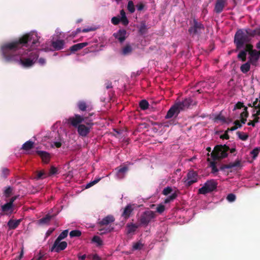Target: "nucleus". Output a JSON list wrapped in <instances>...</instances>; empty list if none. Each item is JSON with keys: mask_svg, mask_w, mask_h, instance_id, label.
Segmentation results:
<instances>
[{"mask_svg": "<svg viewBox=\"0 0 260 260\" xmlns=\"http://www.w3.org/2000/svg\"><path fill=\"white\" fill-rule=\"evenodd\" d=\"M40 37L36 32H33L24 35L18 39L6 43L1 47L3 56L7 62H18L24 68H30L34 63L29 58H21L24 47L30 45L35 48L40 44Z\"/></svg>", "mask_w": 260, "mask_h": 260, "instance_id": "1", "label": "nucleus"}, {"mask_svg": "<svg viewBox=\"0 0 260 260\" xmlns=\"http://www.w3.org/2000/svg\"><path fill=\"white\" fill-rule=\"evenodd\" d=\"M94 113L81 115L76 114L73 116L66 119V123L75 128H77L78 135L82 137H86L93 128L94 123L90 117Z\"/></svg>", "mask_w": 260, "mask_h": 260, "instance_id": "2", "label": "nucleus"}, {"mask_svg": "<svg viewBox=\"0 0 260 260\" xmlns=\"http://www.w3.org/2000/svg\"><path fill=\"white\" fill-rule=\"evenodd\" d=\"M248 29H238L234 36V42L236 47V50H239L243 47L245 44L248 43L251 37Z\"/></svg>", "mask_w": 260, "mask_h": 260, "instance_id": "3", "label": "nucleus"}, {"mask_svg": "<svg viewBox=\"0 0 260 260\" xmlns=\"http://www.w3.org/2000/svg\"><path fill=\"white\" fill-rule=\"evenodd\" d=\"M230 148L226 145H218L215 146L211 153V156L213 160H219L228 156V152Z\"/></svg>", "mask_w": 260, "mask_h": 260, "instance_id": "4", "label": "nucleus"}, {"mask_svg": "<svg viewBox=\"0 0 260 260\" xmlns=\"http://www.w3.org/2000/svg\"><path fill=\"white\" fill-rule=\"evenodd\" d=\"M115 221V218L112 215H109L104 218L102 220L100 221L98 223V226L99 228V231L100 232V234L102 235L107 233L110 232L113 228H110L109 227L106 228L105 226H107L108 224L113 222Z\"/></svg>", "mask_w": 260, "mask_h": 260, "instance_id": "5", "label": "nucleus"}, {"mask_svg": "<svg viewBox=\"0 0 260 260\" xmlns=\"http://www.w3.org/2000/svg\"><path fill=\"white\" fill-rule=\"evenodd\" d=\"M217 186V183L215 180L213 179L208 180L204 183V186L199 189L198 193L206 194L215 190Z\"/></svg>", "mask_w": 260, "mask_h": 260, "instance_id": "6", "label": "nucleus"}, {"mask_svg": "<svg viewBox=\"0 0 260 260\" xmlns=\"http://www.w3.org/2000/svg\"><path fill=\"white\" fill-rule=\"evenodd\" d=\"M242 168L241 161L240 159H236L234 162H230L228 164L222 165L220 167V170L222 171L225 172L226 169H231L230 172L233 171H237ZM229 172H228V174Z\"/></svg>", "mask_w": 260, "mask_h": 260, "instance_id": "7", "label": "nucleus"}, {"mask_svg": "<svg viewBox=\"0 0 260 260\" xmlns=\"http://www.w3.org/2000/svg\"><path fill=\"white\" fill-rule=\"evenodd\" d=\"M154 217L155 214L153 211L151 210L146 211L141 215L139 221L141 224L147 225Z\"/></svg>", "mask_w": 260, "mask_h": 260, "instance_id": "8", "label": "nucleus"}, {"mask_svg": "<svg viewBox=\"0 0 260 260\" xmlns=\"http://www.w3.org/2000/svg\"><path fill=\"white\" fill-rule=\"evenodd\" d=\"M203 24L197 21L196 19L193 20L192 25L189 28L188 32L190 34L195 35L201 33L202 30H204Z\"/></svg>", "mask_w": 260, "mask_h": 260, "instance_id": "9", "label": "nucleus"}, {"mask_svg": "<svg viewBox=\"0 0 260 260\" xmlns=\"http://www.w3.org/2000/svg\"><path fill=\"white\" fill-rule=\"evenodd\" d=\"M199 178L198 173L193 171H189L187 174V179L184 181L185 185L189 186L198 181Z\"/></svg>", "mask_w": 260, "mask_h": 260, "instance_id": "10", "label": "nucleus"}, {"mask_svg": "<svg viewBox=\"0 0 260 260\" xmlns=\"http://www.w3.org/2000/svg\"><path fill=\"white\" fill-rule=\"evenodd\" d=\"M67 245L68 244L67 242H60V241H58L57 242V239H56L52 246L50 248V251L51 252L54 251L58 253L59 251L65 249L67 248Z\"/></svg>", "mask_w": 260, "mask_h": 260, "instance_id": "11", "label": "nucleus"}, {"mask_svg": "<svg viewBox=\"0 0 260 260\" xmlns=\"http://www.w3.org/2000/svg\"><path fill=\"white\" fill-rule=\"evenodd\" d=\"M260 57V51L254 50L251 51L249 54L248 61L254 66H256L257 61Z\"/></svg>", "mask_w": 260, "mask_h": 260, "instance_id": "12", "label": "nucleus"}, {"mask_svg": "<svg viewBox=\"0 0 260 260\" xmlns=\"http://www.w3.org/2000/svg\"><path fill=\"white\" fill-rule=\"evenodd\" d=\"M227 4L228 0H216L214 11L217 14L221 13Z\"/></svg>", "mask_w": 260, "mask_h": 260, "instance_id": "13", "label": "nucleus"}, {"mask_svg": "<svg viewBox=\"0 0 260 260\" xmlns=\"http://www.w3.org/2000/svg\"><path fill=\"white\" fill-rule=\"evenodd\" d=\"M180 111L181 110H180L179 107L178 106V105L176 103L168 110L165 116V118L169 119L172 118L174 116H177L180 112Z\"/></svg>", "mask_w": 260, "mask_h": 260, "instance_id": "14", "label": "nucleus"}, {"mask_svg": "<svg viewBox=\"0 0 260 260\" xmlns=\"http://www.w3.org/2000/svg\"><path fill=\"white\" fill-rule=\"evenodd\" d=\"M176 104L181 111L189 108L191 105H193V101L191 98H189L184 99L182 102H177Z\"/></svg>", "mask_w": 260, "mask_h": 260, "instance_id": "15", "label": "nucleus"}, {"mask_svg": "<svg viewBox=\"0 0 260 260\" xmlns=\"http://www.w3.org/2000/svg\"><path fill=\"white\" fill-rule=\"evenodd\" d=\"M113 36L120 43H123L126 38V31L124 29H120L113 34Z\"/></svg>", "mask_w": 260, "mask_h": 260, "instance_id": "16", "label": "nucleus"}, {"mask_svg": "<svg viewBox=\"0 0 260 260\" xmlns=\"http://www.w3.org/2000/svg\"><path fill=\"white\" fill-rule=\"evenodd\" d=\"M36 153L41 157L42 161L44 163L48 164L49 162L50 155L48 152L44 151L38 150L36 151Z\"/></svg>", "mask_w": 260, "mask_h": 260, "instance_id": "17", "label": "nucleus"}, {"mask_svg": "<svg viewBox=\"0 0 260 260\" xmlns=\"http://www.w3.org/2000/svg\"><path fill=\"white\" fill-rule=\"evenodd\" d=\"M77 106L79 111H80L89 112L91 110V108H90L89 106L87 105V104L83 101H79L77 104Z\"/></svg>", "mask_w": 260, "mask_h": 260, "instance_id": "18", "label": "nucleus"}, {"mask_svg": "<svg viewBox=\"0 0 260 260\" xmlns=\"http://www.w3.org/2000/svg\"><path fill=\"white\" fill-rule=\"evenodd\" d=\"M116 176L118 179H123L126 172L128 171V167L124 166L121 168H117L116 169Z\"/></svg>", "mask_w": 260, "mask_h": 260, "instance_id": "19", "label": "nucleus"}, {"mask_svg": "<svg viewBox=\"0 0 260 260\" xmlns=\"http://www.w3.org/2000/svg\"><path fill=\"white\" fill-rule=\"evenodd\" d=\"M13 206L11 203H7L2 206V211L6 214H11L13 212Z\"/></svg>", "mask_w": 260, "mask_h": 260, "instance_id": "20", "label": "nucleus"}, {"mask_svg": "<svg viewBox=\"0 0 260 260\" xmlns=\"http://www.w3.org/2000/svg\"><path fill=\"white\" fill-rule=\"evenodd\" d=\"M64 41L62 40H58L55 41H52L51 45L55 50H59L63 48Z\"/></svg>", "mask_w": 260, "mask_h": 260, "instance_id": "21", "label": "nucleus"}, {"mask_svg": "<svg viewBox=\"0 0 260 260\" xmlns=\"http://www.w3.org/2000/svg\"><path fill=\"white\" fill-rule=\"evenodd\" d=\"M133 211V208H132V205H127L124 209L122 213L121 216L123 217L125 219H128L132 212Z\"/></svg>", "mask_w": 260, "mask_h": 260, "instance_id": "22", "label": "nucleus"}, {"mask_svg": "<svg viewBox=\"0 0 260 260\" xmlns=\"http://www.w3.org/2000/svg\"><path fill=\"white\" fill-rule=\"evenodd\" d=\"M22 219H19L17 220H14L11 219L8 222V226L10 230H14L16 229L20 224Z\"/></svg>", "mask_w": 260, "mask_h": 260, "instance_id": "23", "label": "nucleus"}, {"mask_svg": "<svg viewBox=\"0 0 260 260\" xmlns=\"http://www.w3.org/2000/svg\"><path fill=\"white\" fill-rule=\"evenodd\" d=\"M87 45H88V43H87V42H83V43L76 44H75V45L72 46L70 48V50L72 52L74 53L76 51L80 50L81 49L83 48L84 47H86Z\"/></svg>", "mask_w": 260, "mask_h": 260, "instance_id": "24", "label": "nucleus"}, {"mask_svg": "<svg viewBox=\"0 0 260 260\" xmlns=\"http://www.w3.org/2000/svg\"><path fill=\"white\" fill-rule=\"evenodd\" d=\"M139 225L133 223H129L126 224V234H129L134 233L138 228Z\"/></svg>", "mask_w": 260, "mask_h": 260, "instance_id": "25", "label": "nucleus"}, {"mask_svg": "<svg viewBox=\"0 0 260 260\" xmlns=\"http://www.w3.org/2000/svg\"><path fill=\"white\" fill-rule=\"evenodd\" d=\"M120 14L121 15V18H120V21L125 26H126L128 24V20L126 16L125 11L124 10H121L120 11Z\"/></svg>", "mask_w": 260, "mask_h": 260, "instance_id": "26", "label": "nucleus"}, {"mask_svg": "<svg viewBox=\"0 0 260 260\" xmlns=\"http://www.w3.org/2000/svg\"><path fill=\"white\" fill-rule=\"evenodd\" d=\"M34 142L31 141H28L24 143L22 147V149L24 150H29L34 147Z\"/></svg>", "mask_w": 260, "mask_h": 260, "instance_id": "27", "label": "nucleus"}, {"mask_svg": "<svg viewBox=\"0 0 260 260\" xmlns=\"http://www.w3.org/2000/svg\"><path fill=\"white\" fill-rule=\"evenodd\" d=\"M250 64L251 63L249 61H247V62L242 64L240 67L241 71L244 74L247 73L250 70Z\"/></svg>", "mask_w": 260, "mask_h": 260, "instance_id": "28", "label": "nucleus"}, {"mask_svg": "<svg viewBox=\"0 0 260 260\" xmlns=\"http://www.w3.org/2000/svg\"><path fill=\"white\" fill-rule=\"evenodd\" d=\"M52 218V216L47 214L45 217L41 218L39 220V222L41 224H48Z\"/></svg>", "mask_w": 260, "mask_h": 260, "instance_id": "29", "label": "nucleus"}, {"mask_svg": "<svg viewBox=\"0 0 260 260\" xmlns=\"http://www.w3.org/2000/svg\"><path fill=\"white\" fill-rule=\"evenodd\" d=\"M13 189L12 187L9 186L6 187L4 190V196L6 198H8L13 194Z\"/></svg>", "mask_w": 260, "mask_h": 260, "instance_id": "30", "label": "nucleus"}, {"mask_svg": "<svg viewBox=\"0 0 260 260\" xmlns=\"http://www.w3.org/2000/svg\"><path fill=\"white\" fill-rule=\"evenodd\" d=\"M248 31L249 32V35L251 37H253L255 36H260V25L253 30H251L248 29Z\"/></svg>", "mask_w": 260, "mask_h": 260, "instance_id": "31", "label": "nucleus"}, {"mask_svg": "<svg viewBox=\"0 0 260 260\" xmlns=\"http://www.w3.org/2000/svg\"><path fill=\"white\" fill-rule=\"evenodd\" d=\"M132 50L133 49L131 46L129 44H127L122 48V53L124 55H126L130 54L132 52Z\"/></svg>", "mask_w": 260, "mask_h": 260, "instance_id": "32", "label": "nucleus"}, {"mask_svg": "<svg viewBox=\"0 0 260 260\" xmlns=\"http://www.w3.org/2000/svg\"><path fill=\"white\" fill-rule=\"evenodd\" d=\"M219 120V121H221L222 123H229V122H228L225 119V118L221 115V114H219L217 115H216L213 119V121L215 122H217V121Z\"/></svg>", "mask_w": 260, "mask_h": 260, "instance_id": "33", "label": "nucleus"}, {"mask_svg": "<svg viewBox=\"0 0 260 260\" xmlns=\"http://www.w3.org/2000/svg\"><path fill=\"white\" fill-rule=\"evenodd\" d=\"M149 105L148 102L145 100L141 101L139 103V106L141 109L143 110L147 109L148 108Z\"/></svg>", "mask_w": 260, "mask_h": 260, "instance_id": "34", "label": "nucleus"}, {"mask_svg": "<svg viewBox=\"0 0 260 260\" xmlns=\"http://www.w3.org/2000/svg\"><path fill=\"white\" fill-rule=\"evenodd\" d=\"M236 134H237L238 138L242 141L247 140L249 137V136L247 134L244 133L243 132H241L239 131L237 132Z\"/></svg>", "mask_w": 260, "mask_h": 260, "instance_id": "35", "label": "nucleus"}, {"mask_svg": "<svg viewBox=\"0 0 260 260\" xmlns=\"http://www.w3.org/2000/svg\"><path fill=\"white\" fill-rule=\"evenodd\" d=\"M246 55L247 53L246 52V51L242 50L240 51L238 54L237 57L242 61H245L246 60Z\"/></svg>", "mask_w": 260, "mask_h": 260, "instance_id": "36", "label": "nucleus"}, {"mask_svg": "<svg viewBox=\"0 0 260 260\" xmlns=\"http://www.w3.org/2000/svg\"><path fill=\"white\" fill-rule=\"evenodd\" d=\"M38 57H39V54L37 52H31L28 57V58H29V59H31V60L32 61V62L34 63H35L36 61L38 58Z\"/></svg>", "mask_w": 260, "mask_h": 260, "instance_id": "37", "label": "nucleus"}, {"mask_svg": "<svg viewBox=\"0 0 260 260\" xmlns=\"http://www.w3.org/2000/svg\"><path fill=\"white\" fill-rule=\"evenodd\" d=\"M147 29V26L144 21H142L141 23L140 26L139 28V32L141 34H144L146 32Z\"/></svg>", "mask_w": 260, "mask_h": 260, "instance_id": "38", "label": "nucleus"}, {"mask_svg": "<svg viewBox=\"0 0 260 260\" xmlns=\"http://www.w3.org/2000/svg\"><path fill=\"white\" fill-rule=\"evenodd\" d=\"M177 196L178 194L176 192H174L171 196H169L167 199H165V203L167 204L170 202L173 201L177 198Z\"/></svg>", "mask_w": 260, "mask_h": 260, "instance_id": "39", "label": "nucleus"}, {"mask_svg": "<svg viewBox=\"0 0 260 260\" xmlns=\"http://www.w3.org/2000/svg\"><path fill=\"white\" fill-rule=\"evenodd\" d=\"M81 235V232L79 230H73L70 233V236L71 238L79 237Z\"/></svg>", "mask_w": 260, "mask_h": 260, "instance_id": "40", "label": "nucleus"}, {"mask_svg": "<svg viewBox=\"0 0 260 260\" xmlns=\"http://www.w3.org/2000/svg\"><path fill=\"white\" fill-rule=\"evenodd\" d=\"M68 234V230H64L63 232H62L58 236V237L56 238L58 241H61L62 239H64L65 238H66Z\"/></svg>", "mask_w": 260, "mask_h": 260, "instance_id": "41", "label": "nucleus"}, {"mask_svg": "<svg viewBox=\"0 0 260 260\" xmlns=\"http://www.w3.org/2000/svg\"><path fill=\"white\" fill-rule=\"evenodd\" d=\"M92 241L96 243L98 246H101L103 244V241L101 238L98 236H94L92 239Z\"/></svg>", "mask_w": 260, "mask_h": 260, "instance_id": "42", "label": "nucleus"}, {"mask_svg": "<svg viewBox=\"0 0 260 260\" xmlns=\"http://www.w3.org/2000/svg\"><path fill=\"white\" fill-rule=\"evenodd\" d=\"M127 10H128V11L131 13H133L135 12V6H134V3L133 2V1H128V4H127Z\"/></svg>", "mask_w": 260, "mask_h": 260, "instance_id": "43", "label": "nucleus"}, {"mask_svg": "<svg viewBox=\"0 0 260 260\" xmlns=\"http://www.w3.org/2000/svg\"><path fill=\"white\" fill-rule=\"evenodd\" d=\"M46 176H47L46 175L45 172L43 170H42L40 171H38L37 172V176L35 177V178L37 180H39V179L44 178L46 177Z\"/></svg>", "mask_w": 260, "mask_h": 260, "instance_id": "44", "label": "nucleus"}, {"mask_svg": "<svg viewBox=\"0 0 260 260\" xmlns=\"http://www.w3.org/2000/svg\"><path fill=\"white\" fill-rule=\"evenodd\" d=\"M260 152V148L258 147L255 148L251 152L250 154L252 155L253 159H255L258 155Z\"/></svg>", "mask_w": 260, "mask_h": 260, "instance_id": "45", "label": "nucleus"}, {"mask_svg": "<svg viewBox=\"0 0 260 260\" xmlns=\"http://www.w3.org/2000/svg\"><path fill=\"white\" fill-rule=\"evenodd\" d=\"M245 44V48L244 50V51H246V52H248L249 55L250 54V53L251 51H254L253 49V46L251 44H249L248 43Z\"/></svg>", "mask_w": 260, "mask_h": 260, "instance_id": "46", "label": "nucleus"}, {"mask_svg": "<svg viewBox=\"0 0 260 260\" xmlns=\"http://www.w3.org/2000/svg\"><path fill=\"white\" fill-rule=\"evenodd\" d=\"M143 244L140 242H138L134 244L133 248L134 250H140L142 248Z\"/></svg>", "mask_w": 260, "mask_h": 260, "instance_id": "47", "label": "nucleus"}, {"mask_svg": "<svg viewBox=\"0 0 260 260\" xmlns=\"http://www.w3.org/2000/svg\"><path fill=\"white\" fill-rule=\"evenodd\" d=\"M173 190L171 187L168 186L162 190V194L165 196H167L172 192Z\"/></svg>", "mask_w": 260, "mask_h": 260, "instance_id": "48", "label": "nucleus"}, {"mask_svg": "<svg viewBox=\"0 0 260 260\" xmlns=\"http://www.w3.org/2000/svg\"><path fill=\"white\" fill-rule=\"evenodd\" d=\"M9 172L10 171L8 169L6 168H3L1 176L4 178H7L9 175Z\"/></svg>", "mask_w": 260, "mask_h": 260, "instance_id": "49", "label": "nucleus"}, {"mask_svg": "<svg viewBox=\"0 0 260 260\" xmlns=\"http://www.w3.org/2000/svg\"><path fill=\"white\" fill-rule=\"evenodd\" d=\"M58 173V170L54 166H52L50 168L48 176H52Z\"/></svg>", "mask_w": 260, "mask_h": 260, "instance_id": "50", "label": "nucleus"}, {"mask_svg": "<svg viewBox=\"0 0 260 260\" xmlns=\"http://www.w3.org/2000/svg\"><path fill=\"white\" fill-rule=\"evenodd\" d=\"M174 122L175 120H171L170 121L163 122L161 124L164 127H169L170 125L175 124Z\"/></svg>", "mask_w": 260, "mask_h": 260, "instance_id": "51", "label": "nucleus"}, {"mask_svg": "<svg viewBox=\"0 0 260 260\" xmlns=\"http://www.w3.org/2000/svg\"><path fill=\"white\" fill-rule=\"evenodd\" d=\"M165 207L164 205L159 204L156 208V211L158 213L161 214L165 211Z\"/></svg>", "mask_w": 260, "mask_h": 260, "instance_id": "52", "label": "nucleus"}, {"mask_svg": "<svg viewBox=\"0 0 260 260\" xmlns=\"http://www.w3.org/2000/svg\"><path fill=\"white\" fill-rule=\"evenodd\" d=\"M226 199L230 202H234L236 200V196L233 193H230L228 195Z\"/></svg>", "mask_w": 260, "mask_h": 260, "instance_id": "53", "label": "nucleus"}, {"mask_svg": "<svg viewBox=\"0 0 260 260\" xmlns=\"http://www.w3.org/2000/svg\"><path fill=\"white\" fill-rule=\"evenodd\" d=\"M245 107L244 105V104L242 102H238L234 106V108L233 109V110H235L236 109H241L242 108H244Z\"/></svg>", "mask_w": 260, "mask_h": 260, "instance_id": "54", "label": "nucleus"}, {"mask_svg": "<svg viewBox=\"0 0 260 260\" xmlns=\"http://www.w3.org/2000/svg\"><path fill=\"white\" fill-rule=\"evenodd\" d=\"M249 115L247 108L244 107V111L240 114V118H247Z\"/></svg>", "mask_w": 260, "mask_h": 260, "instance_id": "55", "label": "nucleus"}, {"mask_svg": "<svg viewBox=\"0 0 260 260\" xmlns=\"http://www.w3.org/2000/svg\"><path fill=\"white\" fill-rule=\"evenodd\" d=\"M120 22V17H113L111 19V22L114 25H117Z\"/></svg>", "mask_w": 260, "mask_h": 260, "instance_id": "56", "label": "nucleus"}, {"mask_svg": "<svg viewBox=\"0 0 260 260\" xmlns=\"http://www.w3.org/2000/svg\"><path fill=\"white\" fill-rule=\"evenodd\" d=\"M137 10L139 11H142L144 8V5L142 3H139L136 5Z\"/></svg>", "mask_w": 260, "mask_h": 260, "instance_id": "57", "label": "nucleus"}, {"mask_svg": "<svg viewBox=\"0 0 260 260\" xmlns=\"http://www.w3.org/2000/svg\"><path fill=\"white\" fill-rule=\"evenodd\" d=\"M230 138L229 135H228V131L226 130L223 135H221L220 136V138L222 139H229Z\"/></svg>", "mask_w": 260, "mask_h": 260, "instance_id": "58", "label": "nucleus"}, {"mask_svg": "<svg viewBox=\"0 0 260 260\" xmlns=\"http://www.w3.org/2000/svg\"><path fill=\"white\" fill-rule=\"evenodd\" d=\"M235 126H236L237 128H240L242 127V124L240 121L238 120H235L234 122Z\"/></svg>", "mask_w": 260, "mask_h": 260, "instance_id": "59", "label": "nucleus"}, {"mask_svg": "<svg viewBox=\"0 0 260 260\" xmlns=\"http://www.w3.org/2000/svg\"><path fill=\"white\" fill-rule=\"evenodd\" d=\"M54 228H50L46 232V236L47 237L49 236L54 231Z\"/></svg>", "mask_w": 260, "mask_h": 260, "instance_id": "60", "label": "nucleus"}, {"mask_svg": "<svg viewBox=\"0 0 260 260\" xmlns=\"http://www.w3.org/2000/svg\"><path fill=\"white\" fill-rule=\"evenodd\" d=\"M258 101V99L257 98H256L255 99V101L253 102V107L255 109H257L258 107H259L260 104L257 105Z\"/></svg>", "mask_w": 260, "mask_h": 260, "instance_id": "61", "label": "nucleus"}, {"mask_svg": "<svg viewBox=\"0 0 260 260\" xmlns=\"http://www.w3.org/2000/svg\"><path fill=\"white\" fill-rule=\"evenodd\" d=\"M17 198H18L17 196H15L12 197L10 199L9 203H11V204H12V205H14V202L17 199Z\"/></svg>", "mask_w": 260, "mask_h": 260, "instance_id": "62", "label": "nucleus"}, {"mask_svg": "<svg viewBox=\"0 0 260 260\" xmlns=\"http://www.w3.org/2000/svg\"><path fill=\"white\" fill-rule=\"evenodd\" d=\"M38 62L41 65H44L46 63V60L44 58L41 57L39 59Z\"/></svg>", "mask_w": 260, "mask_h": 260, "instance_id": "63", "label": "nucleus"}, {"mask_svg": "<svg viewBox=\"0 0 260 260\" xmlns=\"http://www.w3.org/2000/svg\"><path fill=\"white\" fill-rule=\"evenodd\" d=\"M92 260H101V258L97 254H93L92 255Z\"/></svg>", "mask_w": 260, "mask_h": 260, "instance_id": "64", "label": "nucleus"}]
</instances>
